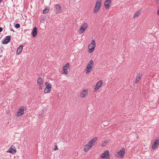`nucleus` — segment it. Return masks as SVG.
<instances>
[{
	"label": "nucleus",
	"mask_w": 159,
	"mask_h": 159,
	"mask_svg": "<svg viewBox=\"0 0 159 159\" xmlns=\"http://www.w3.org/2000/svg\"><path fill=\"white\" fill-rule=\"evenodd\" d=\"M89 93L88 89H84L80 92V97L81 98H84L88 96Z\"/></svg>",
	"instance_id": "5"
},
{
	"label": "nucleus",
	"mask_w": 159,
	"mask_h": 159,
	"mask_svg": "<svg viewBox=\"0 0 159 159\" xmlns=\"http://www.w3.org/2000/svg\"><path fill=\"white\" fill-rule=\"evenodd\" d=\"M157 1L159 2V0H157Z\"/></svg>",
	"instance_id": "31"
},
{
	"label": "nucleus",
	"mask_w": 159,
	"mask_h": 159,
	"mask_svg": "<svg viewBox=\"0 0 159 159\" xmlns=\"http://www.w3.org/2000/svg\"><path fill=\"white\" fill-rule=\"evenodd\" d=\"M2 30V27H0V32H1Z\"/></svg>",
	"instance_id": "29"
},
{
	"label": "nucleus",
	"mask_w": 159,
	"mask_h": 159,
	"mask_svg": "<svg viewBox=\"0 0 159 159\" xmlns=\"http://www.w3.org/2000/svg\"><path fill=\"white\" fill-rule=\"evenodd\" d=\"M98 141V138L94 137L89 141L87 143L84 145L83 147L84 152H88L91 148L94 146Z\"/></svg>",
	"instance_id": "1"
},
{
	"label": "nucleus",
	"mask_w": 159,
	"mask_h": 159,
	"mask_svg": "<svg viewBox=\"0 0 159 159\" xmlns=\"http://www.w3.org/2000/svg\"><path fill=\"white\" fill-rule=\"evenodd\" d=\"M135 136L137 139H138L139 138V136L138 134H136Z\"/></svg>",
	"instance_id": "27"
},
{
	"label": "nucleus",
	"mask_w": 159,
	"mask_h": 159,
	"mask_svg": "<svg viewBox=\"0 0 159 159\" xmlns=\"http://www.w3.org/2000/svg\"><path fill=\"white\" fill-rule=\"evenodd\" d=\"M20 24H16L15 25V27L16 28L18 29V28H20Z\"/></svg>",
	"instance_id": "24"
},
{
	"label": "nucleus",
	"mask_w": 159,
	"mask_h": 159,
	"mask_svg": "<svg viewBox=\"0 0 159 159\" xmlns=\"http://www.w3.org/2000/svg\"><path fill=\"white\" fill-rule=\"evenodd\" d=\"M142 75L140 74H137L136 77L135 83L137 84L140 80Z\"/></svg>",
	"instance_id": "20"
},
{
	"label": "nucleus",
	"mask_w": 159,
	"mask_h": 159,
	"mask_svg": "<svg viewBox=\"0 0 159 159\" xmlns=\"http://www.w3.org/2000/svg\"><path fill=\"white\" fill-rule=\"evenodd\" d=\"M103 84V82L102 80L98 81L96 84L94 89V91L96 92L102 86Z\"/></svg>",
	"instance_id": "11"
},
{
	"label": "nucleus",
	"mask_w": 159,
	"mask_h": 159,
	"mask_svg": "<svg viewBox=\"0 0 159 159\" xmlns=\"http://www.w3.org/2000/svg\"><path fill=\"white\" fill-rule=\"evenodd\" d=\"M100 158L109 159L110 158V155L109 151L108 150H106L100 155Z\"/></svg>",
	"instance_id": "8"
},
{
	"label": "nucleus",
	"mask_w": 159,
	"mask_h": 159,
	"mask_svg": "<svg viewBox=\"0 0 159 159\" xmlns=\"http://www.w3.org/2000/svg\"><path fill=\"white\" fill-rule=\"evenodd\" d=\"M11 40V36H7L6 37V38L4 39L3 43L4 44H7Z\"/></svg>",
	"instance_id": "22"
},
{
	"label": "nucleus",
	"mask_w": 159,
	"mask_h": 159,
	"mask_svg": "<svg viewBox=\"0 0 159 159\" xmlns=\"http://www.w3.org/2000/svg\"><path fill=\"white\" fill-rule=\"evenodd\" d=\"M49 11V9L48 8H46L43 11V13L46 14Z\"/></svg>",
	"instance_id": "23"
},
{
	"label": "nucleus",
	"mask_w": 159,
	"mask_h": 159,
	"mask_svg": "<svg viewBox=\"0 0 159 159\" xmlns=\"http://www.w3.org/2000/svg\"><path fill=\"white\" fill-rule=\"evenodd\" d=\"M58 148L57 147V145H56L54 146V150L55 151L57 150H58Z\"/></svg>",
	"instance_id": "25"
},
{
	"label": "nucleus",
	"mask_w": 159,
	"mask_h": 159,
	"mask_svg": "<svg viewBox=\"0 0 159 159\" xmlns=\"http://www.w3.org/2000/svg\"><path fill=\"white\" fill-rule=\"evenodd\" d=\"M111 5V0H106L104 2L105 7L106 9L109 8Z\"/></svg>",
	"instance_id": "15"
},
{
	"label": "nucleus",
	"mask_w": 159,
	"mask_h": 159,
	"mask_svg": "<svg viewBox=\"0 0 159 159\" xmlns=\"http://www.w3.org/2000/svg\"><path fill=\"white\" fill-rule=\"evenodd\" d=\"M94 64V61L92 60H90L88 62L85 70V72L86 75L89 74L92 71Z\"/></svg>",
	"instance_id": "2"
},
{
	"label": "nucleus",
	"mask_w": 159,
	"mask_h": 159,
	"mask_svg": "<svg viewBox=\"0 0 159 159\" xmlns=\"http://www.w3.org/2000/svg\"><path fill=\"white\" fill-rule=\"evenodd\" d=\"M142 10L140 9H138L134 14L133 16V18H136L138 17L141 13Z\"/></svg>",
	"instance_id": "17"
},
{
	"label": "nucleus",
	"mask_w": 159,
	"mask_h": 159,
	"mask_svg": "<svg viewBox=\"0 0 159 159\" xmlns=\"http://www.w3.org/2000/svg\"><path fill=\"white\" fill-rule=\"evenodd\" d=\"M157 14L159 16V7H158L157 8Z\"/></svg>",
	"instance_id": "26"
},
{
	"label": "nucleus",
	"mask_w": 159,
	"mask_h": 159,
	"mask_svg": "<svg viewBox=\"0 0 159 159\" xmlns=\"http://www.w3.org/2000/svg\"><path fill=\"white\" fill-rule=\"evenodd\" d=\"M16 150L15 147L13 146L10 147L9 149L7 151V152L10 153L12 154H15L16 152Z\"/></svg>",
	"instance_id": "13"
},
{
	"label": "nucleus",
	"mask_w": 159,
	"mask_h": 159,
	"mask_svg": "<svg viewBox=\"0 0 159 159\" xmlns=\"http://www.w3.org/2000/svg\"><path fill=\"white\" fill-rule=\"evenodd\" d=\"M45 88L44 90L45 93H49L52 88L51 84L48 82H46L45 83Z\"/></svg>",
	"instance_id": "7"
},
{
	"label": "nucleus",
	"mask_w": 159,
	"mask_h": 159,
	"mask_svg": "<svg viewBox=\"0 0 159 159\" xmlns=\"http://www.w3.org/2000/svg\"><path fill=\"white\" fill-rule=\"evenodd\" d=\"M88 26V25L87 23H84L79 30V33L81 34L84 33L85 32V31L87 29Z\"/></svg>",
	"instance_id": "9"
},
{
	"label": "nucleus",
	"mask_w": 159,
	"mask_h": 159,
	"mask_svg": "<svg viewBox=\"0 0 159 159\" xmlns=\"http://www.w3.org/2000/svg\"><path fill=\"white\" fill-rule=\"evenodd\" d=\"M54 7L56 10V13L58 14L61 11L62 9L61 7L58 4H56L54 6Z\"/></svg>",
	"instance_id": "16"
},
{
	"label": "nucleus",
	"mask_w": 159,
	"mask_h": 159,
	"mask_svg": "<svg viewBox=\"0 0 159 159\" xmlns=\"http://www.w3.org/2000/svg\"><path fill=\"white\" fill-rule=\"evenodd\" d=\"M25 110L24 107H21L19 109L17 112L16 116H18L23 115L24 113Z\"/></svg>",
	"instance_id": "14"
},
{
	"label": "nucleus",
	"mask_w": 159,
	"mask_h": 159,
	"mask_svg": "<svg viewBox=\"0 0 159 159\" xmlns=\"http://www.w3.org/2000/svg\"><path fill=\"white\" fill-rule=\"evenodd\" d=\"M70 67V64L69 63H66L63 67V74L67 75L68 74V70Z\"/></svg>",
	"instance_id": "12"
},
{
	"label": "nucleus",
	"mask_w": 159,
	"mask_h": 159,
	"mask_svg": "<svg viewBox=\"0 0 159 159\" xmlns=\"http://www.w3.org/2000/svg\"><path fill=\"white\" fill-rule=\"evenodd\" d=\"M125 153V149L124 148L122 149L120 151H118L116 152L115 154V156L117 158L120 157L123 158Z\"/></svg>",
	"instance_id": "6"
},
{
	"label": "nucleus",
	"mask_w": 159,
	"mask_h": 159,
	"mask_svg": "<svg viewBox=\"0 0 159 159\" xmlns=\"http://www.w3.org/2000/svg\"><path fill=\"white\" fill-rule=\"evenodd\" d=\"M159 144V140L157 139H155L154 141V143H153L152 148L154 149Z\"/></svg>",
	"instance_id": "18"
},
{
	"label": "nucleus",
	"mask_w": 159,
	"mask_h": 159,
	"mask_svg": "<svg viewBox=\"0 0 159 159\" xmlns=\"http://www.w3.org/2000/svg\"><path fill=\"white\" fill-rule=\"evenodd\" d=\"M3 1V0H0V3Z\"/></svg>",
	"instance_id": "30"
},
{
	"label": "nucleus",
	"mask_w": 159,
	"mask_h": 159,
	"mask_svg": "<svg viewBox=\"0 0 159 159\" xmlns=\"http://www.w3.org/2000/svg\"><path fill=\"white\" fill-rule=\"evenodd\" d=\"M37 28L36 27H35L34 28L32 32V35L33 37L35 38L36 37L37 35Z\"/></svg>",
	"instance_id": "21"
},
{
	"label": "nucleus",
	"mask_w": 159,
	"mask_h": 159,
	"mask_svg": "<svg viewBox=\"0 0 159 159\" xmlns=\"http://www.w3.org/2000/svg\"><path fill=\"white\" fill-rule=\"evenodd\" d=\"M110 142V140H106V141L105 142L106 143H108Z\"/></svg>",
	"instance_id": "28"
},
{
	"label": "nucleus",
	"mask_w": 159,
	"mask_h": 159,
	"mask_svg": "<svg viewBox=\"0 0 159 159\" xmlns=\"http://www.w3.org/2000/svg\"><path fill=\"white\" fill-rule=\"evenodd\" d=\"M96 47L95 41L94 39H93L88 46V52L89 53L93 52L95 50Z\"/></svg>",
	"instance_id": "3"
},
{
	"label": "nucleus",
	"mask_w": 159,
	"mask_h": 159,
	"mask_svg": "<svg viewBox=\"0 0 159 159\" xmlns=\"http://www.w3.org/2000/svg\"><path fill=\"white\" fill-rule=\"evenodd\" d=\"M37 85L39 87V89H43V79L40 76L38 77L37 80Z\"/></svg>",
	"instance_id": "10"
},
{
	"label": "nucleus",
	"mask_w": 159,
	"mask_h": 159,
	"mask_svg": "<svg viewBox=\"0 0 159 159\" xmlns=\"http://www.w3.org/2000/svg\"><path fill=\"white\" fill-rule=\"evenodd\" d=\"M23 47V45H20L19 46L16 52L17 55H19L21 53L22 51Z\"/></svg>",
	"instance_id": "19"
},
{
	"label": "nucleus",
	"mask_w": 159,
	"mask_h": 159,
	"mask_svg": "<svg viewBox=\"0 0 159 159\" xmlns=\"http://www.w3.org/2000/svg\"><path fill=\"white\" fill-rule=\"evenodd\" d=\"M102 0H97L95 7L93 8V13L95 14L97 13L99 11L101 6Z\"/></svg>",
	"instance_id": "4"
}]
</instances>
